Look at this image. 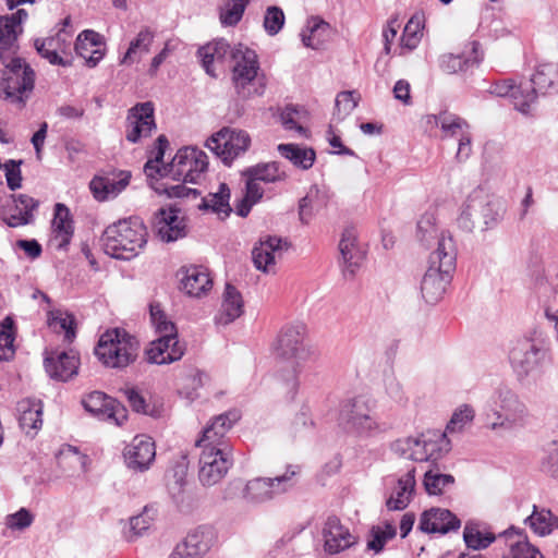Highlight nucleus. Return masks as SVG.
Here are the masks:
<instances>
[{
	"label": "nucleus",
	"instance_id": "obj_1",
	"mask_svg": "<svg viewBox=\"0 0 558 558\" xmlns=\"http://www.w3.org/2000/svg\"><path fill=\"white\" fill-rule=\"evenodd\" d=\"M154 158L147 160L144 172L153 190L168 197H190L198 195L197 190L184 183H196L208 167L207 155L193 146L180 148L170 162L162 161L169 142H158Z\"/></svg>",
	"mask_w": 558,
	"mask_h": 558
},
{
	"label": "nucleus",
	"instance_id": "obj_2",
	"mask_svg": "<svg viewBox=\"0 0 558 558\" xmlns=\"http://www.w3.org/2000/svg\"><path fill=\"white\" fill-rule=\"evenodd\" d=\"M457 265V247L452 236L441 232L437 247L429 255L428 268L421 281V293L428 304L439 302L452 279Z\"/></svg>",
	"mask_w": 558,
	"mask_h": 558
},
{
	"label": "nucleus",
	"instance_id": "obj_3",
	"mask_svg": "<svg viewBox=\"0 0 558 558\" xmlns=\"http://www.w3.org/2000/svg\"><path fill=\"white\" fill-rule=\"evenodd\" d=\"M148 231L137 217L120 219L109 225L101 234L104 252L110 257L131 260L145 248Z\"/></svg>",
	"mask_w": 558,
	"mask_h": 558
},
{
	"label": "nucleus",
	"instance_id": "obj_4",
	"mask_svg": "<svg viewBox=\"0 0 558 558\" xmlns=\"http://www.w3.org/2000/svg\"><path fill=\"white\" fill-rule=\"evenodd\" d=\"M306 327L302 323L286 325L278 333L274 344V352L277 359L288 364L291 368V376L286 380L295 395L299 381L298 376L305 371L307 364L314 360V352L304 344Z\"/></svg>",
	"mask_w": 558,
	"mask_h": 558
},
{
	"label": "nucleus",
	"instance_id": "obj_5",
	"mask_svg": "<svg viewBox=\"0 0 558 558\" xmlns=\"http://www.w3.org/2000/svg\"><path fill=\"white\" fill-rule=\"evenodd\" d=\"M231 82L235 94L241 99L260 97L267 87L266 75L260 70L257 53L239 44L230 50Z\"/></svg>",
	"mask_w": 558,
	"mask_h": 558
},
{
	"label": "nucleus",
	"instance_id": "obj_6",
	"mask_svg": "<svg viewBox=\"0 0 558 558\" xmlns=\"http://www.w3.org/2000/svg\"><path fill=\"white\" fill-rule=\"evenodd\" d=\"M486 411L495 420L489 424L492 430H512L524 427L529 421V410L519 395L507 384L499 383L485 401Z\"/></svg>",
	"mask_w": 558,
	"mask_h": 558
},
{
	"label": "nucleus",
	"instance_id": "obj_7",
	"mask_svg": "<svg viewBox=\"0 0 558 558\" xmlns=\"http://www.w3.org/2000/svg\"><path fill=\"white\" fill-rule=\"evenodd\" d=\"M299 473L300 468L298 465H289L281 475L256 477L248 481L245 486H243L241 480H234L226 487L223 498L232 499L239 492H242L247 501L264 502L294 487Z\"/></svg>",
	"mask_w": 558,
	"mask_h": 558
},
{
	"label": "nucleus",
	"instance_id": "obj_8",
	"mask_svg": "<svg viewBox=\"0 0 558 558\" xmlns=\"http://www.w3.org/2000/svg\"><path fill=\"white\" fill-rule=\"evenodd\" d=\"M150 318L159 337L150 342L146 351L147 361L158 365L179 361L185 347L178 339L175 325L168 320L159 305H150Z\"/></svg>",
	"mask_w": 558,
	"mask_h": 558
},
{
	"label": "nucleus",
	"instance_id": "obj_9",
	"mask_svg": "<svg viewBox=\"0 0 558 558\" xmlns=\"http://www.w3.org/2000/svg\"><path fill=\"white\" fill-rule=\"evenodd\" d=\"M1 61L4 69L0 71V98L23 107L34 89L35 72L15 56Z\"/></svg>",
	"mask_w": 558,
	"mask_h": 558
},
{
	"label": "nucleus",
	"instance_id": "obj_10",
	"mask_svg": "<svg viewBox=\"0 0 558 558\" xmlns=\"http://www.w3.org/2000/svg\"><path fill=\"white\" fill-rule=\"evenodd\" d=\"M138 350L140 343L134 336L114 328L100 336L95 354L108 367L124 368L136 360Z\"/></svg>",
	"mask_w": 558,
	"mask_h": 558
},
{
	"label": "nucleus",
	"instance_id": "obj_11",
	"mask_svg": "<svg viewBox=\"0 0 558 558\" xmlns=\"http://www.w3.org/2000/svg\"><path fill=\"white\" fill-rule=\"evenodd\" d=\"M545 357L546 350L531 337L517 339L508 354L511 368L520 381L538 372Z\"/></svg>",
	"mask_w": 558,
	"mask_h": 558
},
{
	"label": "nucleus",
	"instance_id": "obj_12",
	"mask_svg": "<svg viewBox=\"0 0 558 558\" xmlns=\"http://www.w3.org/2000/svg\"><path fill=\"white\" fill-rule=\"evenodd\" d=\"M339 424L345 432L361 437L374 436L383 430L377 421L371 416L367 402L360 397L341 403Z\"/></svg>",
	"mask_w": 558,
	"mask_h": 558
},
{
	"label": "nucleus",
	"instance_id": "obj_13",
	"mask_svg": "<svg viewBox=\"0 0 558 558\" xmlns=\"http://www.w3.org/2000/svg\"><path fill=\"white\" fill-rule=\"evenodd\" d=\"M198 478L204 486L219 483L233 464L232 449L201 447Z\"/></svg>",
	"mask_w": 558,
	"mask_h": 558
},
{
	"label": "nucleus",
	"instance_id": "obj_14",
	"mask_svg": "<svg viewBox=\"0 0 558 558\" xmlns=\"http://www.w3.org/2000/svg\"><path fill=\"white\" fill-rule=\"evenodd\" d=\"M71 37L70 32L61 28L53 36L35 39L34 47L50 64L69 68L72 65Z\"/></svg>",
	"mask_w": 558,
	"mask_h": 558
},
{
	"label": "nucleus",
	"instance_id": "obj_15",
	"mask_svg": "<svg viewBox=\"0 0 558 558\" xmlns=\"http://www.w3.org/2000/svg\"><path fill=\"white\" fill-rule=\"evenodd\" d=\"M487 92L497 97H510L514 109L523 114L531 113L536 104L535 90H531L527 83L517 85L512 78L492 83Z\"/></svg>",
	"mask_w": 558,
	"mask_h": 558
},
{
	"label": "nucleus",
	"instance_id": "obj_16",
	"mask_svg": "<svg viewBox=\"0 0 558 558\" xmlns=\"http://www.w3.org/2000/svg\"><path fill=\"white\" fill-rule=\"evenodd\" d=\"M153 229L162 243H172L187 234V225L180 210L174 207L160 208L154 216Z\"/></svg>",
	"mask_w": 558,
	"mask_h": 558
},
{
	"label": "nucleus",
	"instance_id": "obj_17",
	"mask_svg": "<svg viewBox=\"0 0 558 558\" xmlns=\"http://www.w3.org/2000/svg\"><path fill=\"white\" fill-rule=\"evenodd\" d=\"M82 404L87 412L97 416L99 420L110 421L119 426L128 418V410L125 407L101 391L90 392L82 400Z\"/></svg>",
	"mask_w": 558,
	"mask_h": 558
},
{
	"label": "nucleus",
	"instance_id": "obj_18",
	"mask_svg": "<svg viewBox=\"0 0 558 558\" xmlns=\"http://www.w3.org/2000/svg\"><path fill=\"white\" fill-rule=\"evenodd\" d=\"M241 418V412L236 409L229 410L214 417L208 426L205 427L202 438L196 442L198 447H214V449L226 446L232 449L227 438V433Z\"/></svg>",
	"mask_w": 558,
	"mask_h": 558
},
{
	"label": "nucleus",
	"instance_id": "obj_19",
	"mask_svg": "<svg viewBox=\"0 0 558 558\" xmlns=\"http://www.w3.org/2000/svg\"><path fill=\"white\" fill-rule=\"evenodd\" d=\"M469 208L474 210L477 222L482 223V230L494 227L504 211L500 201L482 187L475 189L469 195Z\"/></svg>",
	"mask_w": 558,
	"mask_h": 558
},
{
	"label": "nucleus",
	"instance_id": "obj_20",
	"mask_svg": "<svg viewBox=\"0 0 558 558\" xmlns=\"http://www.w3.org/2000/svg\"><path fill=\"white\" fill-rule=\"evenodd\" d=\"M123 458L126 466L135 472L147 471L156 458L154 440L146 435H137L124 448Z\"/></svg>",
	"mask_w": 558,
	"mask_h": 558
},
{
	"label": "nucleus",
	"instance_id": "obj_21",
	"mask_svg": "<svg viewBox=\"0 0 558 558\" xmlns=\"http://www.w3.org/2000/svg\"><path fill=\"white\" fill-rule=\"evenodd\" d=\"M131 172L120 170L96 175L89 183L94 197L105 202L117 197L129 185Z\"/></svg>",
	"mask_w": 558,
	"mask_h": 558
},
{
	"label": "nucleus",
	"instance_id": "obj_22",
	"mask_svg": "<svg viewBox=\"0 0 558 558\" xmlns=\"http://www.w3.org/2000/svg\"><path fill=\"white\" fill-rule=\"evenodd\" d=\"M44 365L50 378L68 381L77 374L80 359L73 351H51L46 353Z\"/></svg>",
	"mask_w": 558,
	"mask_h": 558
},
{
	"label": "nucleus",
	"instance_id": "obj_23",
	"mask_svg": "<svg viewBox=\"0 0 558 558\" xmlns=\"http://www.w3.org/2000/svg\"><path fill=\"white\" fill-rule=\"evenodd\" d=\"M213 532L208 527H198L187 534L177 545L169 558H202L210 548Z\"/></svg>",
	"mask_w": 558,
	"mask_h": 558
},
{
	"label": "nucleus",
	"instance_id": "obj_24",
	"mask_svg": "<svg viewBox=\"0 0 558 558\" xmlns=\"http://www.w3.org/2000/svg\"><path fill=\"white\" fill-rule=\"evenodd\" d=\"M461 521L448 509L430 508L420 518L418 529L427 534H447L459 530Z\"/></svg>",
	"mask_w": 558,
	"mask_h": 558
},
{
	"label": "nucleus",
	"instance_id": "obj_25",
	"mask_svg": "<svg viewBox=\"0 0 558 558\" xmlns=\"http://www.w3.org/2000/svg\"><path fill=\"white\" fill-rule=\"evenodd\" d=\"M483 59L481 45L476 40L469 41L460 54L447 53L439 59V66L446 73H458L478 64Z\"/></svg>",
	"mask_w": 558,
	"mask_h": 558
},
{
	"label": "nucleus",
	"instance_id": "obj_26",
	"mask_svg": "<svg viewBox=\"0 0 558 558\" xmlns=\"http://www.w3.org/2000/svg\"><path fill=\"white\" fill-rule=\"evenodd\" d=\"M288 247V242L278 236H267L265 240H260L252 251L255 267L264 272L268 271L269 267L282 257Z\"/></svg>",
	"mask_w": 558,
	"mask_h": 558
},
{
	"label": "nucleus",
	"instance_id": "obj_27",
	"mask_svg": "<svg viewBox=\"0 0 558 558\" xmlns=\"http://www.w3.org/2000/svg\"><path fill=\"white\" fill-rule=\"evenodd\" d=\"M128 121L131 130L126 135V140H140L151 136L156 129L154 121V107L151 102L138 104L130 110Z\"/></svg>",
	"mask_w": 558,
	"mask_h": 558
},
{
	"label": "nucleus",
	"instance_id": "obj_28",
	"mask_svg": "<svg viewBox=\"0 0 558 558\" xmlns=\"http://www.w3.org/2000/svg\"><path fill=\"white\" fill-rule=\"evenodd\" d=\"M323 535L325 550L330 555L338 554L356 542V538L350 533L349 529L343 526L337 517H329L327 519Z\"/></svg>",
	"mask_w": 558,
	"mask_h": 558
},
{
	"label": "nucleus",
	"instance_id": "obj_29",
	"mask_svg": "<svg viewBox=\"0 0 558 558\" xmlns=\"http://www.w3.org/2000/svg\"><path fill=\"white\" fill-rule=\"evenodd\" d=\"M38 202L26 194L12 195V204L4 208L3 220L9 227L16 228L33 221V211Z\"/></svg>",
	"mask_w": 558,
	"mask_h": 558
},
{
	"label": "nucleus",
	"instance_id": "obj_30",
	"mask_svg": "<svg viewBox=\"0 0 558 558\" xmlns=\"http://www.w3.org/2000/svg\"><path fill=\"white\" fill-rule=\"evenodd\" d=\"M74 49L89 68H95L105 56L102 37L90 29L83 31L77 36Z\"/></svg>",
	"mask_w": 558,
	"mask_h": 558
},
{
	"label": "nucleus",
	"instance_id": "obj_31",
	"mask_svg": "<svg viewBox=\"0 0 558 558\" xmlns=\"http://www.w3.org/2000/svg\"><path fill=\"white\" fill-rule=\"evenodd\" d=\"M181 272V290L190 296L201 298L213 288V280L203 266H190Z\"/></svg>",
	"mask_w": 558,
	"mask_h": 558
},
{
	"label": "nucleus",
	"instance_id": "obj_32",
	"mask_svg": "<svg viewBox=\"0 0 558 558\" xmlns=\"http://www.w3.org/2000/svg\"><path fill=\"white\" fill-rule=\"evenodd\" d=\"M339 251L344 274L353 276L364 258V253L357 245V233L354 228L344 229L339 242Z\"/></svg>",
	"mask_w": 558,
	"mask_h": 558
},
{
	"label": "nucleus",
	"instance_id": "obj_33",
	"mask_svg": "<svg viewBox=\"0 0 558 558\" xmlns=\"http://www.w3.org/2000/svg\"><path fill=\"white\" fill-rule=\"evenodd\" d=\"M243 314V300L241 293L230 283L226 284L221 307L215 317L217 325H228Z\"/></svg>",
	"mask_w": 558,
	"mask_h": 558
},
{
	"label": "nucleus",
	"instance_id": "obj_34",
	"mask_svg": "<svg viewBox=\"0 0 558 558\" xmlns=\"http://www.w3.org/2000/svg\"><path fill=\"white\" fill-rule=\"evenodd\" d=\"M52 232L58 248L63 250L70 244L74 228L70 210L64 204L57 203L54 206Z\"/></svg>",
	"mask_w": 558,
	"mask_h": 558
},
{
	"label": "nucleus",
	"instance_id": "obj_35",
	"mask_svg": "<svg viewBox=\"0 0 558 558\" xmlns=\"http://www.w3.org/2000/svg\"><path fill=\"white\" fill-rule=\"evenodd\" d=\"M531 90L546 95L558 93V64L544 63L537 66L530 82H526Z\"/></svg>",
	"mask_w": 558,
	"mask_h": 558
},
{
	"label": "nucleus",
	"instance_id": "obj_36",
	"mask_svg": "<svg viewBox=\"0 0 558 558\" xmlns=\"http://www.w3.org/2000/svg\"><path fill=\"white\" fill-rule=\"evenodd\" d=\"M280 120L286 130H294L298 136H311L307 128L310 112L304 106L287 105L280 113Z\"/></svg>",
	"mask_w": 558,
	"mask_h": 558
},
{
	"label": "nucleus",
	"instance_id": "obj_37",
	"mask_svg": "<svg viewBox=\"0 0 558 558\" xmlns=\"http://www.w3.org/2000/svg\"><path fill=\"white\" fill-rule=\"evenodd\" d=\"M415 468H411L398 480L395 494L390 496L386 505L389 510H403L408 507L415 489Z\"/></svg>",
	"mask_w": 558,
	"mask_h": 558
},
{
	"label": "nucleus",
	"instance_id": "obj_38",
	"mask_svg": "<svg viewBox=\"0 0 558 558\" xmlns=\"http://www.w3.org/2000/svg\"><path fill=\"white\" fill-rule=\"evenodd\" d=\"M20 427L26 433H36L43 425L40 401L25 399L17 403Z\"/></svg>",
	"mask_w": 558,
	"mask_h": 558
},
{
	"label": "nucleus",
	"instance_id": "obj_39",
	"mask_svg": "<svg viewBox=\"0 0 558 558\" xmlns=\"http://www.w3.org/2000/svg\"><path fill=\"white\" fill-rule=\"evenodd\" d=\"M241 175L252 177L264 184L282 182L287 179V173L281 169L278 161L259 162L255 166H251L244 169Z\"/></svg>",
	"mask_w": 558,
	"mask_h": 558
},
{
	"label": "nucleus",
	"instance_id": "obj_40",
	"mask_svg": "<svg viewBox=\"0 0 558 558\" xmlns=\"http://www.w3.org/2000/svg\"><path fill=\"white\" fill-rule=\"evenodd\" d=\"M169 494L181 511H189L193 507V497L186 490V472L180 468L173 471L172 480L168 482Z\"/></svg>",
	"mask_w": 558,
	"mask_h": 558
},
{
	"label": "nucleus",
	"instance_id": "obj_41",
	"mask_svg": "<svg viewBox=\"0 0 558 558\" xmlns=\"http://www.w3.org/2000/svg\"><path fill=\"white\" fill-rule=\"evenodd\" d=\"M230 50V46L225 39L215 40L198 49V57L208 75L213 77L217 76L214 64L221 62Z\"/></svg>",
	"mask_w": 558,
	"mask_h": 558
},
{
	"label": "nucleus",
	"instance_id": "obj_42",
	"mask_svg": "<svg viewBox=\"0 0 558 558\" xmlns=\"http://www.w3.org/2000/svg\"><path fill=\"white\" fill-rule=\"evenodd\" d=\"M525 524L538 536H547L558 527V517L549 509L533 506L532 513L525 519Z\"/></svg>",
	"mask_w": 558,
	"mask_h": 558
},
{
	"label": "nucleus",
	"instance_id": "obj_43",
	"mask_svg": "<svg viewBox=\"0 0 558 558\" xmlns=\"http://www.w3.org/2000/svg\"><path fill=\"white\" fill-rule=\"evenodd\" d=\"M278 151L294 167L302 170L312 168L316 159V153L313 148L303 147L294 143L280 144Z\"/></svg>",
	"mask_w": 558,
	"mask_h": 558
},
{
	"label": "nucleus",
	"instance_id": "obj_44",
	"mask_svg": "<svg viewBox=\"0 0 558 558\" xmlns=\"http://www.w3.org/2000/svg\"><path fill=\"white\" fill-rule=\"evenodd\" d=\"M440 130L445 138L470 140L472 136L470 123L451 112L440 113Z\"/></svg>",
	"mask_w": 558,
	"mask_h": 558
},
{
	"label": "nucleus",
	"instance_id": "obj_45",
	"mask_svg": "<svg viewBox=\"0 0 558 558\" xmlns=\"http://www.w3.org/2000/svg\"><path fill=\"white\" fill-rule=\"evenodd\" d=\"M390 449L395 454L404 459L415 462L427 461V456L423 452L422 435L399 438L390 445Z\"/></svg>",
	"mask_w": 558,
	"mask_h": 558
},
{
	"label": "nucleus",
	"instance_id": "obj_46",
	"mask_svg": "<svg viewBox=\"0 0 558 558\" xmlns=\"http://www.w3.org/2000/svg\"><path fill=\"white\" fill-rule=\"evenodd\" d=\"M22 33V26H19V21L13 17L0 16V59L14 57V44L19 34Z\"/></svg>",
	"mask_w": 558,
	"mask_h": 558
},
{
	"label": "nucleus",
	"instance_id": "obj_47",
	"mask_svg": "<svg viewBox=\"0 0 558 558\" xmlns=\"http://www.w3.org/2000/svg\"><path fill=\"white\" fill-rule=\"evenodd\" d=\"M251 142H206V146L223 162L230 167L232 162L244 156Z\"/></svg>",
	"mask_w": 558,
	"mask_h": 558
},
{
	"label": "nucleus",
	"instance_id": "obj_48",
	"mask_svg": "<svg viewBox=\"0 0 558 558\" xmlns=\"http://www.w3.org/2000/svg\"><path fill=\"white\" fill-rule=\"evenodd\" d=\"M154 37V33L148 27L141 29L137 36L131 40L128 50L121 59V63L133 64L134 62L140 61L149 52Z\"/></svg>",
	"mask_w": 558,
	"mask_h": 558
},
{
	"label": "nucleus",
	"instance_id": "obj_49",
	"mask_svg": "<svg viewBox=\"0 0 558 558\" xmlns=\"http://www.w3.org/2000/svg\"><path fill=\"white\" fill-rule=\"evenodd\" d=\"M245 180V193L239 204L235 206V213L240 217H246L252 207L260 202L264 196L262 182L256 181L252 177H243Z\"/></svg>",
	"mask_w": 558,
	"mask_h": 558
},
{
	"label": "nucleus",
	"instance_id": "obj_50",
	"mask_svg": "<svg viewBox=\"0 0 558 558\" xmlns=\"http://www.w3.org/2000/svg\"><path fill=\"white\" fill-rule=\"evenodd\" d=\"M423 437V452L427 456V461H436L442 454L449 452L450 440L447 434L434 432L422 434Z\"/></svg>",
	"mask_w": 558,
	"mask_h": 558
},
{
	"label": "nucleus",
	"instance_id": "obj_51",
	"mask_svg": "<svg viewBox=\"0 0 558 558\" xmlns=\"http://www.w3.org/2000/svg\"><path fill=\"white\" fill-rule=\"evenodd\" d=\"M230 189L226 183H220L218 192L210 193L207 197L203 198L199 209H211L217 214L229 215L231 207L229 204Z\"/></svg>",
	"mask_w": 558,
	"mask_h": 558
},
{
	"label": "nucleus",
	"instance_id": "obj_52",
	"mask_svg": "<svg viewBox=\"0 0 558 558\" xmlns=\"http://www.w3.org/2000/svg\"><path fill=\"white\" fill-rule=\"evenodd\" d=\"M329 25L323 20L312 19L307 26L301 32L304 46L318 49L324 43V35L328 32Z\"/></svg>",
	"mask_w": 558,
	"mask_h": 558
},
{
	"label": "nucleus",
	"instance_id": "obj_53",
	"mask_svg": "<svg viewBox=\"0 0 558 558\" xmlns=\"http://www.w3.org/2000/svg\"><path fill=\"white\" fill-rule=\"evenodd\" d=\"M463 539L469 548L480 550L487 548L495 541V535L493 533H482L477 524L469 521L464 526Z\"/></svg>",
	"mask_w": 558,
	"mask_h": 558
},
{
	"label": "nucleus",
	"instance_id": "obj_54",
	"mask_svg": "<svg viewBox=\"0 0 558 558\" xmlns=\"http://www.w3.org/2000/svg\"><path fill=\"white\" fill-rule=\"evenodd\" d=\"M14 340L13 320L7 317L0 324V361L13 359L15 354Z\"/></svg>",
	"mask_w": 558,
	"mask_h": 558
},
{
	"label": "nucleus",
	"instance_id": "obj_55",
	"mask_svg": "<svg viewBox=\"0 0 558 558\" xmlns=\"http://www.w3.org/2000/svg\"><path fill=\"white\" fill-rule=\"evenodd\" d=\"M454 477L450 474H442L439 470H428L424 474V487L429 495H439L444 488L452 485Z\"/></svg>",
	"mask_w": 558,
	"mask_h": 558
},
{
	"label": "nucleus",
	"instance_id": "obj_56",
	"mask_svg": "<svg viewBox=\"0 0 558 558\" xmlns=\"http://www.w3.org/2000/svg\"><path fill=\"white\" fill-rule=\"evenodd\" d=\"M422 38V26L420 21L411 19L404 26L403 34L400 41L399 54H403L404 51L414 50Z\"/></svg>",
	"mask_w": 558,
	"mask_h": 558
},
{
	"label": "nucleus",
	"instance_id": "obj_57",
	"mask_svg": "<svg viewBox=\"0 0 558 558\" xmlns=\"http://www.w3.org/2000/svg\"><path fill=\"white\" fill-rule=\"evenodd\" d=\"M475 416L474 409L469 404H462L452 414L450 421L446 426L445 433H460L463 428L472 423Z\"/></svg>",
	"mask_w": 558,
	"mask_h": 558
},
{
	"label": "nucleus",
	"instance_id": "obj_58",
	"mask_svg": "<svg viewBox=\"0 0 558 558\" xmlns=\"http://www.w3.org/2000/svg\"><path fill=\"white\" fill-rule=\"evenodd\" d=\"M248 0H228L220 10L223 25L233 26L241 20Z\"/></svg>",
	"mask_w": 558,
	"mask_h": 558
},
{
	"label": "nucleus",
	"instance_id": "obj_59",
	"mask_svg": "<svg viewBox=\"0 0 558 558\" xmlns=\"http://www.w3.org/2000/svg\"><path fill=\"white\" fill-rule=\"evenodd\" d=\"M359 97L355 92H341L335 100V119L339 121L348 117L356 107Z\"/></svg>",
	"mask_w": 558,
	"mask_h": 558
},
{
	"label": "nucleus",
	"instance_id": "obj_60",
	"mask_svg": "<svg viewBox=\"0 0 558 558\" xmlns=\"http://www.w3.org/2000/svg\"><path fill=\"white\" fill-rule=\"evenodd\" d=\"M416 236L421 242L428 243L437 236L436 216L434 211L424 213L416 225Z\"/></svg>",
	"mask_w": 558,
	"mask_h": 558
},
{
	"label": "nucleus",
	"instance_id": "obj_61",
	"mask_svg": "<svg viewBox=\"0 0 558 558\" xmlns=\"http://www.w3.org/2000/svg\"><path fill=\"white\" fill-rule=\"evenodd\" d=\"M397 534L395 525L387 523L384 529L373 527L372 539L367 543V548L379 553L384 549L385 544L393 538Z\"/></svg>",
	"mask_w": 558,
	"mask_h": 558
},
{
	"label": "nucleus",
	"instance_id": "obj_62",
	"mask_svg": "<svg viewBox=\"0 0 558 558\" xmlns=\"http://www.w3.org/2000/svg\"><path fill=\"white\" fill-rule=\"evenodd\" d=\"M150 523L151 519L147 515L146 511L135 517H132L129 521L128 526L123 531L125 538L129 542L135 541L138 536L143 535V533L149 529Z\"/></svg>",
	"mask_w": 558,
	"mask_h": 558
},
{
	"label": "nucleus",
	"instance_id": "obj_63",
	"mask_svg": "<svg viewBox=\"0 0 558 558\" xmlns=\"http://www.w3.org/2000/svg\"><path fill=\"white\" fill-rule=\"evenodd\" d=\"M504 558H544L539 550L526 541L510 544V550Z\"/></svg>",
	"mask_w": 558,
	"mask_h": 558
},
{
	"label": "nucleus",
	"instance_id": "obj_64",
	"mask_svg": "<svg viewBox=\"0 0 558 558\" xmlns=\"http://www.w3.org/2000/svg\"><path fill=\"white\" fill-rule=\"evenodd\" d=\"M546 453V458L542 461V470L558 480V440L547 446Z\"/></svg>",
	"mask_w": 558,
	"mask_h": 558
}]
</instances>
